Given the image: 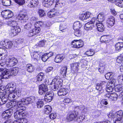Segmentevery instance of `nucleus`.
<instances>
[{"label":"nucleus","instance_id":"1","mask_svg":"<svg viewBox=\"0 0 123 123\" xmlns=\"http://www.w3.org/2000/svg\"><path fill=\"white\" fill-rule=\"evenodd\" d=\"M123 114L122 111H119L116 113L110 112L107 116L109 118H113V123H120Z\"/></svg>","mask_w":123,"mask_h":123},{"label":"nucleus","instance_id":"2","mask_svg":"<svg viewBox=\"0 0 123 123\" xmlns=\"http://www.w3.org/2000/svg\"><path fill=\"white\" fill-rule=\"evenodd\" d=\"M19 68L18 67H15L9 70L5 68L2 72V76H3L4 78H7L9 75H15L19 71Z\"/></svg>","mask_w":123,"mask_h":123},{"label":"nucleus","instance_id":"3","mask_svg":"<svg viewBox=\"0 0 123 123\" xmlns=\"http://www.w3.org/2000/svg\"><path fill=\"white\" fill-rule=\"evenodd\" d=\"M35 100V98L33 96L27 98L25 99H22L21 101L18 102L17 105H19V106L18 107H19L20 108H23L24 107V106L22 105V104L28 105L33 102Z\"/></svg>","mask_w":123,"mask_h":123},{"label":"nucleus","instance_id":"4","mask_svg":"<svg viewBox=\"0 0 123 123\" xmlns=\"http://www.w3.org/2000/svg\"><path fill=\"white\" fill-rule=\"evenodd\" d=\"M20 109L14 113V117L15 119H17L14 121L18 122L22 117H25L27 115L26 113H24L23 108H21Z\"/></svg>","mask_w":123,"mask_h":123},{"label":"nucleus","instance_id":"5","mask_svg":"<svg viewBox=\"0 0 123 123\" xmlns=\"http://www.w3.org/2000/svg\"><path fill=\"white\" fill-rule=\"evenodd\" d=\"M62 80L60 78H55L54 79L51 83L54 86V90L55 91L60 88L62 86Z\"/></svg>","mask_w":123,"mask_h":123},{"label":"nucleus","instance_id":"6","mask_svg":"<svg viewBox=\"0 0 123 123\" xmlns=\"http://www.w3.org/2000/svg\"><path fill=\"white\" fill-rule=\"evenodd\" d=\"M18 60L14 57L9 56L7 59L6 64L7 67H12L16 65L17 63Z\"/></svg>","mask_w":123,"mask_h":123},{"label":"nucleus","instance_id":"7","mask_svg":"<svg viewBox=\"0 0 123 123\" xmlns=\"http://www.w3.org/2000/svg\"><path fill=\"white\" fill-rule=\"evenodd\" d=\"M1 15L3 18H12L14 15L13 12L9 10L3 11L1 12Z\"/></svg>","mask_w":123,"mask_h":123},{"label":"nucleus","instance_id":"8","mask_svg":"<svg viewBox=\"0 0 123 123\" xmlns=\"http://www.w3.org/2000/svg\"><path fill=\"white\" fill-rule=\"evenodd\" d=\"M0 44L5 47L8 49H10L12 47L13 43L12 42L8 39H6L1 41L0 42Z\"/></svg>","mask_w":123,"mask_h":123},{"label":"nucleus","instance_id":"9","mask_svg":"<svg viewBox=\"0 0 123 123\" xmlns=\"http://www.w3.org/2000/svg\"><path fill=\"white\" fill-rule=\"evenodd\" d=\"M95 21V18H92L91 20L86 23L84 28L85 30L87 31L92 29L94 27V24Z\"/></svg>","mask_w":123,"mask_h":123},{"label":"nucleus","instance_id":"10","mask_svg":"<svg viewBox=\"0 0 123 123\" xmlns=\"http://www.w3.org/2000/svg\"><path fill=\"white\" fill-rule=\"evenodd\" d=\"M48 90L47 86L44 84H42L39 86V93L40 95L45 94Z\"/></svg>","mask_w":123,"mask_h":123},{"label":"nucleus","instance_id":"11","mask_svg":"<svg viewBox=\"0 0 123 123\" xmlns=\"http://www.w3.org/2000/svg\"><path fill=\"white\" fill-rule=\"evenodd\" d=\"M60 14L61 13L58 11L55 10V9L51 10L48 13V17L50 18Z\"/></svg>","mask_w":123,"mask_h":123},{"label":"nucleus","instance_id":"12","mask_svg":"<svg viewBox=\"0 0 123 123\" xmlns=\"http://www.w3.org/2000/svg\"><path fill=\"white\" fill-rule=\"evenodd\" d=\"M21 31L19 26H17L11 30V31L9 32V35L12 37H13L17 35L18 33L20 32Z\"/></svg>","mask_w":123,"mask_h":123},{"label":"nucleus","instance_id":"13","mask_svg":"<svg viewBox=\"0 0 123 123\" xmlns=\"http://www.w3.org/2000/svg\"><path fill=\"white\" fill-rule=\"evenodd\" d=\"M83 45V42H80L78 40H74L73 41L71 44V46L72 47L79 48L82 47Z\"/></svg>","mask_w":123,"mask_h":123},{"label":"nucleus","instance_id":"14","mask_svg":"<svg viewBox=\"0 0 123 123\" xmlns=\"http://www.w3.org/2000/svg\"><path fill=\"white\" fill-rule=\"evenodd\" d=\"M40 31V29L39 27H36L30 31L28 34V36L30 37H32L39 33Z\"/></svg>","mask_w":123,"mask_h":123},{"label":"nucleus","instance_id":"15","mask_svg":"<svg viewBox=\"0 0 123 123\" xmlns=\"http://www.w3.org/2000/svg\"><path fill=\"white\" fill-rule=\"evenodd\" d=\"M5 96L7 99H13L16 98L17 97L16 96L14 91L5 92L4 94Z\"/></svg>","mask_w":123,"mask_h":123},{"label":"nucleus","instance_id":"16","mask_svg":"<svg viewBox=\"0 0 123 123\" xmlns=\"http://www.w3.org/2000/svg\"><path fill=\"white\" fill-rule=\"evenodd\" d=\"M12 112L11 109H8L6 110L3 112L2 114V117L3 118L5 119L10 118V116L12 115Z\"/></svg>","mask_w":123,"mask_h":123},{"label":"nucleus","instance_id":"17","mask_svg":"<svg viewBox=\"0 0 123 123\" xmlns=\"http://www.w3.org/2000/svg\"><path fill=\"white\" fill-rule=\"evenodd\" d=\"M15 89L14 84L12 83H9L5 87V92L14 91Z\"/></svg>","mask_w":123,"mask_h":123},{"label":"nucleus","instance_id":"18","mask_svg":"<svg viewBox=\"0 0 123 123\" xmlns=\"http://www.w3.org/2000/svg\"><path fill=\"white\" fill-rule=\"evenodd\" d=\"M106 23L108 27L110 28L115 23L114 17L112 16L110 17L107 19Z\"/></svg>","mask_w":123,"mask_h":123},{"label":"nucleus","instance_id":"19","mask_svg":"<svg viewBox=\"0 0 123 123\" xmlns=\"http://www.w3.org/2000/svg\"><path fill=\"white\" fill-rule=\"evenodd\" d=\"M54 0H43V6L48 7H50L53 3Z\"/></svg>","mask_w":123,"mask_h":123},{"label":"nucleus","instance_id":"20","mask_svg":"<svg viewBox=\"0 0 123 123\" xmlns=\"http://www.w3.org/2000/svg\"><path fill=\"white\" fill-rule=\"evenodd\" d=\"M18 102H16L15 101H11L8 102L6 104V107L9 108H11L12 107H14L16 109H18L19 107V106L18 105Z\"/></svg>","mask_w":123,"mask_h":123},{"label":"nucleus","instance_id":"21","mask_svg":"<svg viewBox=\"0 0 123 123\" xmlns=\"http://www.w3.org/2000/svg\"><path fill=\"white\" fill-rule=\"evenodd\" d=\"M91 14V13L89 12L83 13L80 16V18L82 20H86L90 18Z\"/></svg>","mask_w":123,"mask_h":123},{"label":"nucleus","instance_id":"22","mask_svg":"<svg viewBox=\"0 0 123 123\" xmlns=\"http://www.w3.org/2000/svg\"><path fill=\"white\" fill-rule=\"evenodd\" d=\"M65 57L64 55L63 54H59L57 55L54 59V61L57 63H60L63 60Z\"/></svg>","mask_w":123,"mask_h":123},{"label":"nucleus","instance_id":"23","mask_svg":"<svg viewBox=\"0 0 123 123\" xmlns=\"http://www.w3.org/2000/svg\"><path fill=\"white\" fill-rule=\"evenodd\" d=\"M7 51L0 48V60L5 59L7 56Z\"/></svg>","mask_w":123,"mask_h":123},{"label":"nucleus","instance_id":"24","mask_svg":"<svg viewBox=\"0 0 123 123\" xmlns=\"http://www.w3.org/2000/svg\"><path fill=\"white\" fill-rule=\"evenodd\" d=\"M38 3V0H31L27 4V6L30 8L34 7L36 6Z\"/></svg>","mask_w":123,"mask_h":123},{"label":"nucleus","instance_id":"25","mask_svg":"<svg viewBox=\"0 0 123 123\" xmlns=\"http://www.w3.org/2000/svg\"><path fill=\"white\" fill-rule=\"evenodd\" d=\"M17 18L20 20H23L25 22H26L28 19L26 14L25 12L24 13H20L18 15Z\"/></svg>","mask_w":123,"mask_h":123},{"label":"nucleus","instance_id":"26","mask_svg":"<svg viewBox=\"0 0 123 123\" xmlns=\"http://www.w3.org/2000/svg\"><path fill=\"white\" fill-rule=\"evenodd\" d=\"M53 98V96L52 94L47 93L44 97V100L47 102H49L51 101Z\"/></svg>","mask_w":123,"mask_h":123},{"label":"nucleus","instance_id":"27","mask_svg":"<svg viewBox=\"0 0 123 123\" xmlns=\"http://www.w3.org/2000/svg\"><path fill=\"white\" fill-rule=\"evenodd\" d=\"M73 26V29L74 30H76L80 29L82 26V25L80 21H77L74 23Z\"/></svg>","mask_w":123,"mask_h":123},{"label":"nucleus","instance_id":"28","mask_svg":"<svg viewBox=\"0 0 123 123\" xmlns=\"http://www.w3.org/2000/svg\"><path fill=\"white\" fill-rule=\"evenodd\" d=\"M39 52H35L33 53V55L31 56L32 58L35 61H37L40 58V55H39Z\"/></svg>","mask_w":123,"mask_h":123},{"label":"nucleus","instance_id":"29","mask_svg":"<svg viewBox=\"0 0 123 123\" xmlns=\"http://www.w3.org/2000/svg\"><path fill=\"white\" fill-rule=\"evenodd\" d=\"M105 20V16L102 13H100L98 15L97 20L99 22H102Z\"/></svg>","mask_w":123,"mask_h":123},{"label":"nucleus","instance_id":"30","mask_svg":"<svg viewBox=\"0 0 123 123\" xmlns=\"http://www.w3.org/2000/svg\"><path fill=\"white\" fill-rule=\"evenodd\" d=\"M68 92L67 90L63 88L61 89L58 91V94L59 96H64Z\"/></svg>","mask_w":123,"mask_h":123},{"label":"nucleus","instance_id":"31","mask_svg":"<svg viewBox=\"0 0 123 123\" xmlns=\"http://www.w3.org/2000/svg\"><path fill=\"white\" fill-rule=\"evenodd\" d=\"M79 66V64L78 63H72L70 64L71 69L75 71L76 72L78 71V68Z\"/></svg>","mask_w":123,"mask_h":123},{"label":"nucleus","instance_id":"32","mask_svg":"<svg viewBox=\"0 0 123 123\" xmlns=\"http://www.w3.org/2000/svg\"><path fill=\"white\" fill-rule=\"evenodd\" d=\"M96 25L97 26V29L98 31L100 32H102L104 31V26L102 23H96Z\"/></svg>","mask_w":123,"mask_h":123},{"label":"nucleus","instance_id":"33","mask_svg":"<svg viewBox=\"0 0 123 123\" xmlns=\"http://www.w3.org/2000/svg\"><path fill=\"white\" fill-rule=\"evenodd\" d=\"M7 24L9 25L13 28L17 26L18 25L17 22L15 21L12 20L9 21L7 22Z\"/></svg>","mask_w":123,"mask_h":123},{"label":"nucleus","instance_id":"34","mask_svg":"<svg viewBox=\"0 0 123 123\" xmlns=\"http://www.w3.org/2000/svg\"><path fill=\"white\" fill-rule=\"evenodd\" d=\"M64 1L63 0H58L56 2V6L58 7H62L65 5Z\"/></svg>","mask_w":123,"mask_h":123},{"label":"nucleus","instance_id":"35","mask_svg":"<svg viewBox=\"0 0 123 123\" xmlns=\"http://www.w3.org/2000/svg\"><path fill=\"white\" fill-rule=\"evenodd\" d=\"M67 67L66 66L63 67L61 68L60 73L63 76H65L67 72Z\"/></svg>","mask_w":123,"mask_h":123},{"label":"nucleus","instance_id":"36","mask_svg":"<svg viewBox=\"0 0 123 123\" xmlns=\"http://www.w3.org/2000/svg\"><path fill=\"white\" fill-rule=\"evenodd\" d=\"M44 75L43 73L40 72L39 73L36 77L37 81L39 82L41 81L44 78Z\"/></svg>","mask_w":123,"mask_h":123},{"label":"nucleus","instance_id":"37","mask_svg":"<svg viewBox=\"0 0 123 123\" xmlns=\"http://www.w3.org/2000/svg\"><path fill=\"white\" fill-rule=\"evenodd\" d=\"M123 47V43H118L115 45V49L117 51H119Z\"/></svg>","mask_w":123,"mask_h":123},{"label":"nucleus","instance_id":"38","mask_svg":"<svg viewBox=\"0 0 123 123\" xmlns=\"http://www.w3.org/2000/svg\"><path fill=\"white\" fill-rule=\"evenodd\" d=\"M8 101V100L5 96H0V104H4Z\"/></svg>","mask_w":123,"mask_h":123},{"label":"nucleus","instance_id":"39","mask_svg":"<svg viewBox=\"0 0 123 123\" xmlns=\"http://www.w3.org/2000/svg\"><path fill=\"white\" fill-rule=\"evenodd\" d=\"M115 86L114 85H111L107 83L106 90L109 92H111L113 91V89Z\"/></svg>","mask_w":123,"mask_h":123},{"label":"nucleus","instance_id":"40","mask_svg":"<svg viewBox=\"0 0 123 123\" xmlns=\"http://www.w3.org/2000/svg\"><path fill=\"white\" fill-rule=\"evenodd\" d=\"M27 70L29 72L31 73L34 71V67L32 65L29 64L26 66Z\"/></svg>","mask_w":123,"mask_h":123},{"label":"nucleus","instance_id":"41","mask_svg":"<svg viewBox=\"0 0 123 123\" xmlns=\"http://www.w3.org/2000/svg\"><path fill=\"white\" fill-rule=\"evenodd\" d=\"M45 113L48 114L52 111V108L49 105H46L45 106L44 111Z\"/></svg>","mask_w":123,"mask_h":123},{"label":"nucleus","instance_id":"42","mask_svg":"<svg viewBox=\"0 0 123 123\" xmlns=\"http://www.w3.org/2000/svg\"><path fill=\"white\" fill-rule=\"evenodd\" d=\"M11 0H2L3 5L5 6H8L11 5Z\"/></svg>","mask_w":123,"mask_h":123},{"label":"nucleus","instance_id":"43","mask_svg":"<svg viewBox=\"0 0 123 123\" xmlns=\"http://www.w3.org/2000/svg\"><path fill=\"white\" fill-rule=\"evenodd\" d=\"M78 114V111L77 112H75V113L72 114L70 115L68 119L70 121H72L74 118H76Z\"/></svg>","mask_w":123,"mask_h":123},{"label":"nucleus","instance_id":"44","mask_svg":"<svg viewBox=\"0 0 123 123\" xmlns=\"http://www.w3.org/2000/svg\"><path fill=\"white\" fill-rule=\"evenodd\" d=\"M25 117H22L18 122L14 121L12 123H27V120L25 118Z\"/></svg>","mask_w":123,"mask_h":123},{"label":"nucleus","instance_id":"45","mask_svg":"<svg viewBox=\"0 0 123 123\" xmlns=\"http://www.w3.org/2000/svg\"><path fill=\"white\" fill-rule=\"evenodd\" d=\"M100 66L98 68L99 71L101 73H103L104 70L105 69V63H101L100 64Z\"/></svg>","mask_w":123,"mask_h":123},{"label":"nucleus","instance_id":"46","mask_svg":"<svg viewBox=\"0 0 123 123\" xmlns=\"http://www.w3.org/2000/svg\"><path fill=\"white\" fill-rule=\"evenodd\" d=\"M108 36L107 35H105L101 37L100 41L102 42L107 43V42L108 41Z\"/></svg>","mask_w":123,"mask_h":123},{"label":"nucleus","instance_id":"47","mask_svg":"<svg viewBox=\"0 0 123 123\" xmlns=\"http://www.w3.org/2000/svg\"><path fill=\"white\" fill-rule=\"evenodd\" d=\"M113 75V74L112 73L109 72L106 74L105 76L106 79L110 80L112 78Z\"/></svg>","mask_w":123,"mask_h":123},{"label":"nucleus","instance_id":"48","mask_svg":"<svg viewBox=\"0 0 123 123\" xmlns=\"http://www.w3.org/2000/svg\"><path fill=\"white\" fill-rule=\"evenodd\" d=\"M74 30V34L75 36L79 37L81 36L82 32L80 30V29L79 30L77 29Z\"/></svg>","mask_w":123,"mask_h":123},{"label":"nucleus","instance_id":"49","mask_svg":"<svg viewBox=\"0 0 123 123\" xmlns=\"http://www.w3.org/2000/svg\"><path fill=\"white\" fill-rule=\"evenodd\" d=\"M38 14L39 16L40 17H42L45 16V13L44 11L41 9L38 10Z\"/></svg>","mask_w":123,"mask_h":123},{"label":"nucleus","instance_id":"50","mask_svg":"<svg viewBox=\"0 0 123 123\" xmlns=\"http://www.w3.org/2000/svg\"><path fill=\"white\" fill-rule=\"evenodd\" d=\"M37 106L38 108H41L43 106L44 103L42 101H38L37 102Z\"/></svg>","mask_w":123,"mask_h":123},{"label":"nucleus","instance_id":"51","mask_svg":"<svg viewBox=\"0 0 123 123\" xmlns=\"http://www.w3.org/2000/svg\"><path fill=\"white\" fill-rule=\"evenodd\" d=\"M116 61L118 63H121L122 62H123V55H121L120 56H118Z\"/></svg>","mask_w":123,"mask_h":123},{"label":"nucleus","instance_id":"52","mask_svg":"<svg viewBox=\"0 0 123 123\" xmlns=\"http://www.w3.org/2000/svg\"><path fill=\"white\" fill-rule=\"evenodd\" d=\"M86 55L88 56H92L94 54V53L93 51L91 49H90L86 52Z\"/></svg>","mask_w":123,"mask_h":123},{"label":"nucleus","instance_id":"53","mask_svg":"<svg viewBox=\"0 0 123 123\" xmlns=\"http://www.w3.org/2000/svg\"><path fill=\"white\" fill-rule=\"evenodd\" d=\"M16 3L22 6L25 3V0H15Z\"/></svg>","mask_w":123,"mask_h":123},{"label":"nucleus","instance_id":"54","mask_svg":"<svg viewBox=\"0 0 123 123\" xmlns=\"http://www.w3.org/2000/svg\"><path fill=\"white\" fill-rule=\"evenodd\" d=\"M116 5L120 7H123V0H118L116 3Z\"/></svg>","mask_w":123,"mask_h":123},{"label":"nucleus","instance_id":"55","mask_svg":"<svg viewBox=\"0 0 123 123\" xmlns=\"http://www.w3.org/2000/svg\"><path fill=\"white\" fill-rule=\"evenodd\" d=\"M122 86L120 85H117L115 86V89L116 91L119 92L122 89Z\"/></svg>","mask_w":123,"mask_h":123},{"label":"nucleus","instance_id":"56","mask_svg":"<svg viewBox=\"0 0 123 123\" xmlns=\"http://www.w3.org/2000/svg\"><path fill=\"white\" fill-rule=\"evenodd\" d=\"M46 41L43 40L40 41L37 45H37L38 47H43L45 45Z\"/></svg>","mask_w":123,"mask_h":123},{"label":"nucleus","instance_id":"57","mask_svg":"<svg viewBox=\"0 0 123 123\" xmlns=\"http://www.w3.org/2000/svg\"><path fill=\"white\" fill-rule=\"evenodd\" d=\"M86 117L84 116H80V117L79 118H78V120L80 121H82L83 120H84L86 121V120L87 121L88 120H86Z\"/></svg>","mask_w":123,"mask_h":123},{"label":"nucleus","instance_id":"58","mask_svg":"<svg viewBox=\"0 0 123 123\" xmlns=\"http://www.w3.org/2000/svg\"><path fill=\"white\" fill-rule=\"evenodd\" d=\"M14 92L17 98L20 95L21 91L20 90L15 89Z\"/></svg>","mask_w":123,"mask_h":123},{"label":"nucleus","instance_id":"59","mask_svg":"<svg viewBox=\"0 0 123 123\" xmlns=\"http://www.w3.org/2000/svg\"><path fill=\"white\" fill-rule=\"evenodd\" d=\"M43 24V22L41 21H38L36 22L34 25L35 27H39V26H42Z\"/></svg>","mask_w":123,"mask_h":123},{"label":"nucleus","instance_id":"60","mask_svg":"<svg viewBox=\"0 0 123 123\" xmlns=\"http://www.w3.org/2000/svg\"><path fill=\"white\" fill-rule=\"evenodd\" d=\"M66 28V26L65 24H61L60 26V30L62 32L63 30L65 29Z\"/></svg>","mask_w":123,"mask_h":123},{"label":"nucleus","instance_id":"61","mask_svg":"<svg viewBox=\"0 0 123 123\" xmlns=\"http://www.w3.org/2000/svg\"><path fill=\"white\" fill-rule=\"evenodd\" d=\"M31 27V23H28L26 24L24 26V28L27 30L30 29Z\"/></svg>","mask_w":123,"mask_h":123},{"label":"nucleus","instance_id":"62","mask_svg":"<svg viewBox=\"0 0 123 123\" xmlns=\"http://www.w3.org/2000/svg\"><path fill=\"white\" fill-rule=\"evenodd\" d=\"M48 58V57L46 54H44L42 56L41 59L44 62H45Z\"/></svg>","mask_w":123,"mask_h":123},{"label":"nucleus","instance_id":"63","mask_svg":"<svg viewBox=\"0 0 123 123\" xmlns=\"http://www.w3.org/2000/svg\"><path fill=\"white\" fill-rule=\"evenodd\" d=\"M96 89L99 92H100L101 93L103 92V90L102 86H99L97 85L96 87Z\"/></svg>","mask_w":123,"mask_h":123},{"label":"nucleus","instance_id":"64","mask_svg":"<svg viewBox=\"0 0 123 123\" xmlns=\"http://www.w3.org/2000/svg\"><path fill=\"white\" fill-rule=\"evenodd\" d=\"M56 116V115L55 113H52L49 116L50 118L51 119H55Z\"/></svg>","mask_w":123,"mask_h":123}]
</instances>
